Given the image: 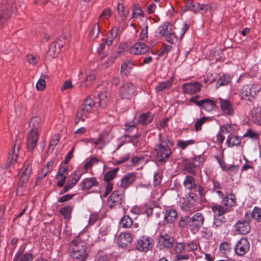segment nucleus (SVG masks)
Listing matches in <instances>:
<instances>
[{"label": "nucleus", "mask_w": 261, "mask_h": 261, "mask_svg": "<svg viewBox=\"0 0 261 261\" xmlns=\"http://www.w3.org/2000/svg\"><path fill=\"white\" fill-rule=\"evenodd\" d=\"M244 137H248L253 139H257L258 138L257 134L251 129H249L244 135Z\"/></svg>", "instance_id": "59"}, {"label": "nucleus", "mask_w": 261, "mask_h": 261, "mask_svg": "<svg viewBox=\"0 0 261 261\" xmlns=\"http://www.w3.org/2000/svg\"><path fill=\"white\" fill-rule=\"evenodd\" d=\"M250 244L248 240L245 238H241L237 243L234 248V252L239 256H243L249 250Z\"/></svg>", "instance_id": "10"}, {"label": "nucleus", "mask_w": 261, "mask_h": 261, "mask_svg": "<svg viewBox=\"0 0 261 261\" xmlns=\"http://www.w3.org/2000/svg\"><path fill=\"white\" fill-rule=\"evenodd\" d=\"M143 27L144 28L142 29L139 35V39L145 41L148 36V25L147 21L144 22Z\"/></svg>", "instance_id": "46"}, {"label": "nucleus", "mask_w": 261, "mask_h": 261, "mask_svg": "<svg viewBox=\"0 0 261 261\" xmlns=\"http://www.w3.org/2000/svg\"><path fill=\"white\" fill-rule=\"evenodd\" d=\"M250 115L252 117V121L261 125V107L257 106L253 108L251 110Z\"/></svg>", "instance_id": "23"}, {"label": "nucleus", "mask_w": 261, "mask_h": 261, "mask_svg": "<svg viewBox=\"0 0 261 261\" xmlns=\"http://www.w3.org/2000/svg\"><path fill=\"white\" fill-rule=\"evenodd\" d=\"M173 81L174 77L172 76L167 81L159 83L155 88L156 91L160 92L169 89L172 86Z\"/></svg>", "instance_id": "28"}, {"label": "nucleus", "mask_w": 261, "mask_h": 261, "mask_svg": "<svg viewBox=\"0 0 261 261\" xmlns=\"http://www.w3.org/2000/svg\"><path fill=\"white\" fill-rule=\"evenodd\" d=\"M33 256L31 254H16L14 258V261H32Z\"/></svg>", "instance_id": "39"}, {"label": "nucleus", "mask_w": 261, "mask_h": 261, "mask_svg": "<svg viewBox=\"0 0 261 261\" xmlns=\"http://www.w3.org/2000/svg\"><path fill=\"white\" fill-rule=\"evenodd\" d=\"M60 139V138L58 134H55L53 137V138L49 143L47 152L52 151L54 150L55 147L58 144Z\"/></svg>", "instance_id": "43"}, {"label": "nucleus", "mask_w": 261, "mask_h": 261, "mask_svg": "<svg viewBox=\"0 0 261 261\" xmlns=\"http://www.w3.org/2000/svg\"><path fill=\"white\" fill-rule=\"evenodd\" d=\"M173 26L169 22H165L160 26L155 32V36L158 38L166 36L172 31Z\"/></svg>", "instance_id": "16"}, {"label": "nucleus", "mask_w": 261, "mask_h": 261, "mask_svg": "<svg viewBox=\"0 0 261 261\" xmlns=\"http://www.w3.org/2000/svg\"><path fill=\"white\" fill-rule=\"evenodd\" d=\"M110 93L108 92H102L98 94L99 105L101 107H105L110 97Z\"/></svg>", "instance_id": "29"}, {"label": "nucleus", "mask_w": 261, "mask_h": 261, "mask_svg": "<svg viewBox=\"0 0 261 261\" xmlns=\"http://www.w3.org/2000/svg\"><path fill=\"white\" fill-rule=\"evenodd\" d=\"M70 256L76 261H85L87 257L86 244L79 239L71 241L69 243Z\"/></svg>", "instance_id": "2"}, {"label": "nucleus", "mask_w": 261, "mask_h": 261, "mask_svg": "<svg viewBox=\"0 0 261 261\" xmlns=\"http://www.w3.org/2000/svg\"><path fill=\"white\" fill-rule=\"evenodd\" d=\"M135 178L136 176L133 173L127 174L121 179V186L126 188L134 182Z\"/></svg>", "instance_id": "24"}, {"label": "nucleus", "mask_w": 261, "mask_h": 261, "mask_svg": "<svg viewBox=\"0 0 261 261\" xmlns=\"http://www.w3.org/2000/svg\"><path fill=\"white\" fill-rule=\"evenodd\" d=\"M100 31L98 23L95 24L89 33V38L91 40H94L98 36Z\"/></svg>", "instance_id": "42"}, {"label": "nucleus", "mask_w": 261, "mask_h": 261, "mask_svg": "<svg viewBox=\"0 0 261 261\" xmlns=\"http://www.w3.org/2000/svg\"><path fill=\"white\" fill-rule=\"evenodd\" d=\"M117 11L119 16L123 19H125L126 18L129 12V9L125 8L121 3L118 4L117 6Z\"/></svg>", "instance_id": "32"}, {"label": "nucleus", "mask_w": 261, "mask_h": 261, "mask_svg": "<svg viewBox=\"0 0 261 261\" xmlns=\"http://www.w3.org/2000/svg\"><path fill=\"white\" fill-rule=\"evenodd\" d=\"M136 87L133 83H124L120 88L119 95L122 99H131L136 94Z\"/></svg>", "instance_id": "7"}, {"label": "nucleus", "mask_w": 261, "mask_h": 261, "mask_svg": "<svg viewBox=\"0 0 261 261\" xmlns=\"http://www.w3.org/2000/svg\"><path fill=\"white\" fill-rule=\"evenodd\" d=\"M28 62L32 65H35L40 59V57L32 54L27 55L26 56Z\"/></svg>", "instance_id": "50"}, {"label": "nucleus", "mask_w": 261, "mask_h": 261, "mask_svg": "<svg viewBox=\"0 0 261 261\" xmlns=\"http://www.w3.org/2000/svg\"><path fill=\"white\" fill-rule=\"evenodd\" d=\"M47 77V75L42 74L39 80L36 83V88L38 91H43L46 87V82L45 79Z\"/></svg>", "instance_id": "37"}, {"label": "nucleus", "mask_w": 261, "mask_h": 261, "mask_svg": "<svg viewBox=\"0 0 261 261\" xmlns=\"http://www.w3.org/2000/svg\"><path fill=\"white\" fill-rule=\"evenodd\" d=\"M204 218L201 213L197 212L189 217L188 227L190 231L195 234L203 224Z\"/></svg>", "instance_id": "5"}, {"label": "nucleus", "mask_w": 261, "mask_h": 261, "mask_svg": "<svg viewBox=\"0 0 261 261\" xmlns=\"http://www.w3.org/2000/svg\"><path fill=\"white\" fill-rule=\"evenodd\" d=\"M182 88L185 93L193 94L200 90L201 84L198 82L187 83L183 84Z\"/></svg>", "instance_id": "14"}, {"label": "nucleus", "mask_w": 261, "mask_h": 261, "mask_svg": "<svg viewBox=\"0 0 261 261\" xmlns=\"http://www.w3.org/2000/svg\"><path fill=\"white\" fill-rule=\"evenodd\" d=\"M197 106L202 108L206 111H211L216 107L215 102L210 99H204L197 102Z\"/></svg>", "instance_id": "19"}, {"label": "nucleus", "mask_w": 261, "mask_h": 261, "mask_svg": "<svg viewBox=\"0 0 261 261\" xmlns=\"http://www.w3.org/2000/svg\"><path fill=\"white\" fill-rule=\"evenodd\" d=\"M174 242V238L167 234L161 236L159 240L160 244L166 248L171 247L173 245Z\"/></svg>", "instance_id": "21"}, {"label": "nucleus", "mask_w": 261, "mask_h": 261, "mask_svg": "<svg viewBox=\"0 0 261 261\" xmlns=\"http://www.w3.org/2000/svg\"><path fill=\"white\" fill-rule=\"evenodd\" d=\"M20 141L18 140H16L13 148V154L11 155L10 164L12 163L13 160L15 161L17 157V153L15 152V147L18 150L19 148Z\"/></svg>", "instance_id": "53"}, {"label": "nucleus", "mask_w": 261, "mask_h": 261, "mask_svg": "<svg viewBox=\"0 0 261 261\" xmlns=\"http://www.w3.org/2000/svg\"><path fill=\"white\" fill-rule=\"evenodd\" d=\"M218 100L219 101L221 109L225 114L232 116L234 114V110L232 104L227 100L222 99L219 98Z\"/></svg>", "instance_id": "15"}, {"label": "nucleus", "mask_w": 261, "mask_h": 261, "mask_svg": "<svg viewBox=\"0 0 261 261\" xmlns=\"http://www.w3.org/2000/svg\"><path fill=\"white\" fill-rule=\"evenodd\" d=\"M119 29L117 27H114L110 32L109 36L107 39H105V43L109 46L112 44L113 40L116 37Z\"/></svg>", "instance_id": "30"}, {"label": "nucleus", "mask_w": 261, "mask_h": 261, "mask_svg": "<svg viewBox=\"0 0 261 261\" xmlns=\"http://www.w3.org/2000/svg\"><path fill=\"white\" fill-rule=\"evenodd\" d=\"M11 12L6 6L4 5L0 8V27L5 22Z\"/></svg>", "instance_id": "26"}, {"label": "nucleus", "mask_w": 261, "mask_h": 261, "mask_svg": "<svg viewBox=\"0 0 261 261\" xmlns=\"http://www.w3.org/2000/svg\"><path fill=\"white\" fill-rule=\"evenodd\" d=\"M143 13V11L141 9L138 5H135L133 9L132 18L136 19L138 16H141Z\"/></svg>", "instance_id": "47"}, {"label": "nucleus", "mask_w": 261, "mask_h": 261, "mask_svg": "<svg viewBox=\"0 0 261 261\" xmlns=\"http://www.w3.org/2000/svg\"><path fill=\"white\" fill-rule=\"evenodd\" d=\"M195 142V140L193 139L186 141L179 140L177 142V145L178 147L181 148L182 149H185L188 146L194 144Z\"/></svg>", "instance_id": "44"}, {"label": "nucleus", "mask_w": 261, "mask_h": 261, "mask_svg": "<svg viewBox=\"0 0 261 261\" xmlns=\"http://www.w3.org/2000/svg\"><path fill=\"white\" fill-rule=\"evenodd\" d=\"M68 170L67 167L63 166L60 167L58 173L56 176L57 179H60L61 177H66L68 174Z\"/></svg>", "instance_id": "51"}, {"label": "nucleus", "mask_w": 261, "mask_h": 261, "mask_svg": "<svg viewBox=\"0 0 261 261\" xmlns=\"http://www.w3.org/2000/svg\"><path fill=\"white\" fill-rule=\"evenodd\" d=\"M252 217L258 222L261 221V209L257 207H255L252 213Z\"/></svg>", "instance_id": "49"}, {"label": "nucleus", "mask_w": 261, "mask_h": 261, "mask_svg": "<svg viewBox=\"0 0 261 261\" xmlns=\"http://www.w3.org/2000/svg\"><path fill=\"white\" fill-rule=\"evenodd\" d=\"M98 182L94 177L86 178L81 182L80 186L82 190H89L92 187L97 186Z\"/></svg>", "instance_id": "20"}, {"label": "nucleus", "mask_w": 261, "mask_h": 261, "mask_svg": "<svg viewBox=\"0 0 261 261\" xmlns=\"http://www.w3.org/2000/svg\"><path fill=\"white\" fill-rule=\"evenodd\" d=\"M117 244L119 246L125 247L128 246L132 241V237L128 233H121L117 239Z\"/></svg>", "instance_id": "17"}, {"label": "nucleus", "mask_w": 261, "mask_h": 261, "mask_svg": "<svg viewBox=\"0 0 261 261\" xmlns=\"http://www.w3.org/2000/svg\"><path fill=\"white\" fill-rule=\"evenodd\" d=\"M258 91L259 88L256 86L246 85L242 88L241 96L242 98L249 100L251 97H254Z\"/></svg>", "instance_id": "11"}, {"label": "nucleus", "mask_w": 261, "mask_h": 261, "mask_svg": "<svg viewBox=\"0 0 261 261\" xmlns=\"http://www.w3.org/2000/svg\"><path fill=\"white\" fill-rule=\"evenodd\" d=\"M106 134H100L97 139H91L92 145L94 147L99 145L98 149H102L109 142L106 140Z\"/></svg>", "instance_id": "18"}, {"label": "nucleus", "mask_w": 261, "mask_h": 261, "mask_svg": "<svg viewBox=\"0 0 261 261\" xmlns=\"http://www.w3.org/2000/svg\"><path fill=\"white\" fill-rule=\"evenodd\" d=\"M42 120L39 116H35L31 118L29 122L31 130L27 138L28 150L32 151L36 146L38 141V130L41 127Z\"/></svg>", "instance_id": "1"}, {"label": "nucleus", "mask_w": 261, "mask_h": 261, "mask_svg": "<svg viewBox=\"0 0 261 261\" xmlns=\"http://www.w3.org/2000/svg\"><path fill=\"white\" fill-rule=\"evenodd\" d=\"M186 7L190 10L196 12V4H193V0H184Z\"/></svg>", "instance_id": "61"}, {"label": "nucleus", "mask_w": 261, "mask_h": 261, "mask_svg": "<svg viewBox=\"0 0 261 261\" xmlns=\"http://www.w3.org/2000/svg\"><path fill=\"white\" fill-rule=\"evenodd\" d=\"M200 233L201 236L206 239H208L212 236V232L206 227H203Z\"/></svg>", "instance_id": "63"}, {"label": "nucleus", "mask_w": 261, "mask_h": 261, "mask_svg": "<svg viewBox=\"0 0 261 261\" xmlns=\"http://www.w3.org/2000/svg\"><path fill=\"white\" fill-rule=\"evenodd\" d=\"M172 46L166 44H164L161 49L159 56L160 57L163 56L164 55L167 54L171 51Z\"/></svg>", "instance_id": "54"}, {"label": "nucleus", "mask_w": 261, "mask_h": 261, "mask_svg": "<svg viewBox=\"0 0 261 261\" xmlns=\"http://www.w3.org/2000/svg\"><path fill=\"white\" fill-rule=\"evenodd\" d=\"M20 172L21 173V175L16 190L17 195H21L22 194V191L24 188L27 186V181L31 172V167L29 164H25L20 169Z\"/></svg>", "instance_id": "6"}, {"label": "nucleus", "mask_w": 261, "mask_h": 261, "mask_svg": "<svg viewBox=\"0 0 261 261\" xmlns=\"http://www.w3.org/2000/svg\"><path fill=\"white\" fill-rule=\"evenodd\" d=\"M185 251L188 252L194 251L197 248V244L195 242H191L188 243H186L185 244Z\"/></svg>", "instance_id": "56"}, {"label": "nucleus", "mask_w": 261, "mask_h": 261, "mask_svg": "<svg viewBox=\"0 0 261 261\" xmlns=\"http://www.w3.org/2000/svg\"><path fill=\"white\" fill-rule=\"evenodd\" d=\"M206 118L203 117L202 118L197 120L195 123V129L196 131H198L201 129V126L204 123Z\"/></svg>", "instance_id": "62"}, {"label": "nucleus", "mask_w": 261, "mask_h": 261, "mask_svg": "<svg viewBox=\"0 0 261 261\" xmlns=\"http://www.w3.org/2000/svg\"><path fill=\"white\" fill-rule=\"evenodd\" d=\"M184 185L186 189L189 190L194 189L196 187L194 178L189 175L186 176L184 181Z\"/></svg>", "instance_id": "31"}, {"label": "nucleus", "mask_w": 261, "mask_h": 261, "mask_svg": "<svg viewBox=\"0 0 261 261\" xmlns=\"http://www.w3.org/2000/svg\"><path fill=\"white\" fill-rule=\"evenodd\" d=\"M112 15V11L110 9L107 8L105 9L99 17V19H108Z\"/></svg>", "instance_id": "58"}, {"label": "nucleus", "mask_w": 261, "mask_h": 261, "mask_svg": "<svg viewBox=\"0 0 261 261\" xmlns=\"http://www.w3.org/2000/svg\"><path fill=\"white\" fill-rule=\"evenodd\" d=\"M133 224L132 219L128 216H124L121 219L120 225L123 228H127L130 227Z\"/></svg>", "instance_id": "41"}, {"label": "nucleus", "mask_w": 261, "mask_h": 261, "mask_svg": "<svg viewBox=\"0 0 261 261\" xmlns=\"http://www.w3.org/2000/svg\"><path fill=\"white\" fill-rule=\"evenodd\" d=\"M61 40H59L56 42L51 44L48 50V54L53 57L56 56L60 51V47H63V44L60 43Z\"/></svg>", "instance_id": "27"}, {"label": "nucleus", "mask_w": 261, "mask_h": 261, "mask_svg": "<svg viewBox=\"0 0 261 261\" xmlns=\"http://www.w3.org/2000/svg\"><path fill=\"white\" fill-rule=\"evenodd\" d=\"M81 173L80 172L79 173L77 174V172L76 171H74L72 172V173L71 174L72 179L69 181L71 182V184L72 185L75 186L81 178Z\"/></svg>", "instance_id": "52"}, {"label": "nucleus", "mask_w": 261, "mask_h": 261, "mask_svg": "<svg viewBox=\"0 0 261 261\" xmlns=\"http://www.w3.org/2000/svg\"><path fill=\"white\" fill-rule=\"evenodd\" d=\"M172 145V142L168 139L160 140V142L155 145L154 151L156 159L159 162H164L169 158L172 154L170 146Z\"/></svg>", "instance_id": "3"}, {"label": "nucleus", "mask_w": 261, "mask_h": 261, "mask_svg": "<svg viewBox=\"0 0 261 261\" xmlns=\"http://www.w3.org/2000/svg\"><path fill=\"white\" fill-rule=\"evenodd\" d=\"M236 196L233 194H227L222 200L223 205L214 204L212 209L215 215L220 217L226 213L229 207L233 206L236 204Z\"/></svg>", "instance_id": "4"}, {"label": "nucleus", "mask_w": 261, "mask_h": 261, "mask_svg": "<svg viewBox=\"0 0 261 261\" xmlns=\"http://www.w3.org/2000/svg\"><path fill=\"white\" fill-rule=\"evenodd\" d=\"M132 65L133 64L129 62L123 63L121 67V73L126 74L130 71Z\"/></svg>", "instance_id": "48"}, {"label": "nucleus", "mask_w": 261, "mask_h": 261, "mask_svg": "<svg viewBox=\"0 0 261 261\" xmlns=\"http://www.w3.org/2000/svg\"><path fill=\"white\" fill-rule=\"evenodd\" d=\"M225 222V218H214L212 224V227L216 229H221Z\"/></svg>", "instance_id": "35"}, {"label": "nucleus", "mask_w": 261, "mask_h": 261, "mask_svg": "<svg viewBox=\"0 0 261 261\" xmlns=\"http://www.w3.org/2000/svg\"><path fill=\"white\" fill-rule=\"evenodd\" d=\"M230 77L228 75H223L218 80L216 84V88H218L220 86H224L229 83Z\"/></svg>", "instance_id": "40"}, {"label": "nucleus", "mask_w": 261, "mask_h": 261, "mask_svg": "<svg viewBox=\"0 0 261 261\" xmlns=\"http://www.w3.org/2000/svg\"><path fill=\"white\" fill-rule=\"evenodd\" d=\"M129 50L131 54L139 55L145 54L149 51V47L144 43L138 42L130 47Z\"/></svg>", "instance_id": "13"}, {"label": "nucleus", "mask_w": 261, "mask_h": 261, "mask_svg": "<svg viewBox=\"0 0 261 261\" xmlns=\"http://www.w3.org/2000/svg\"><path fill=\"white\" fill-rule=\"evenodd\" d=\"M98 162L97 158L93 157L90 159L88 161L86 162L84 165V169L87 170L89 168H91L93 164H96Z\"/></svg>", "instance_id": "55"}, {"label": "nucleus", "mask_w": 261, "mask_h": 261, "mask_svg": "<svg viewBox=\"0 0 261 261\" xmlns=\"http://www.w3.org/2000/svg\"><path fill=\"white\" fill-rule=\"evenodd\" d=\"M240 142L241 141L238 138V137L235 136L234 135H232L231 134L229 135L228 136L226 141V144L228 147L234 145H238L240 144Z\"/></svg>", "instance_id": "36"}, {"label": "nucleus", "mask_w": 261, "mask_h": 261, "mask_svg": "<svg viewBox=\"0 0 261 261\" xmlns=\"http://www.w3.org/2000/svg\"><path fill=\"white\" fill-rule=\"evenodd\" d=\"M123 198L124 194L121 191H115L108 199V205L111 208L119 207L123 201Z\"/></svg>", "instance_id": "8"}, {"label": "nucleus", "mask_w": 261, "mask_h": 261, "mask_svg": "<svg viewBox=\"0 0 261 261\" xmlns=\"http://www.w3.org/2000/svg\"><path fill=\"white\" fill-rule=\"evenodd\" d=\"M95 80V75L93 73L88 74L86 73L84 77V80L82 81L80 85L81 88H87L89 86V82H92Z\"/></svg>", "instance_id": "33"}, {"label": "nucleus", "mask_w": 261, "mask_h": 261, "mask_svg": "<svg viewBox=\"0 0 261 261\" xmlns=\"http://www.w3.org/2000/svg\"><path fill=\"white\" fill-rule=\"evenodd\" d=\"M250 219L241 220L238 221L234 225L235 231L239 234H246L250 229Z\"/></svg>", "instance_id": "12"}, {"label": "nucleus", "mask_w": 261, "mask_h": 261, "mask_svg": "<svg viewBox=\"0 0 261 261\" xmlns=\"http://www.w3.org/2000/svg\"><path fill=\"white\" fill-rule=\"evenodd\" d=\"M177 216V213L175 210L168 209L164 213V220L167 223H172L175 221Z\"/></svg>", "instance_id": "22"}, {"label": "nucleus", "mask_w": 261, "mask_h": 261, "mask_svg": "<svg viewBox=\"0 0 261 261\" xmlns=\"http://www.w3.org/2000/svg\"><path fill=\"white\" fill-rule=\"evenodd\" d=\"M154 244L152 239L149 237L143 236L137 241L136 249L140 251H147L151 249Z\"/></svg>", "instance_id": "9"}, {"label": "nucleus", "mask_w": 261, "mask_h": 261, "mask_svg": "<svg viewBox=\"0 0 261 261\" xmlns=\"http://www.w3.org/2000/svg\"><path fill=\"white\" fill-rule=\"evenodd\" d=\"M139 136H140L139 134H136V135H135L134 136H131L126 135L124 136V137L126 139H127V138L128 139V140H127V141H128L129 142L132 143L133 144H135L138 142V139Z\"/></svg>", "instance_id": "60"}, {"label": "nucleus", "mask_w": 261, "mask_h": 261, "mask_svg": "<svg viewBox=\"0 0 261 261\" xmlns=\"http://www.w3.org/2000/svg\"><path fill=\"white\" fill-rule=\"evenodd\" d=\"M118 171V168H115L107 172L104 175V180L107 182H109L112 180L116 175Z\"/></svg>", "instance_id": "45"}, {"label": "nucleus", "mask_w": 261, "mask_h": 261, "mask_svg": "<svg viewBox=\"0 0 261 261\" xmlns=\"http://www.w3.org/2000/svg\"><path fill=\"white\" fill-rule=\"evenodd\" d=\"M94 105V100L90 97H88L84 100L83 107V110L87 112H90Z\"/></svg>", "instance_id": "38"}, {"label": "nucleus", "mask_w": 261, "mask_h": 261, "mask_svg": "<svg viewBox=\"0 0 261 261\" xmlns=\"http://www.w3.org/2000/svg\"><path fill=\"white\" fill-rule=\"evenodd\" d=\"M189 217H181L179 221L178 225L180 227L184 228L186 225L188 226Z\"/></svg>", "instance_id": "64"}, {"label": "nucleus", "mask_w": 261, "mask_h": 261, "mask_svg": "<svg viewBox=\"0 0 261 261\" xmlns=\"http://www.w3.org/2000/svg\"><path fill=\"white\" fill-rule=\"evenodd\" d=\"M153 119V115L151 113H143L140 116L138 122L142 125H146L151 123Z\"/></svg>", "instance_id": "25"}, {"label": "nucleus", "mask_w": 261, "mask_h": 261, "mask_svg": "<svg viewBox=\"0 0 261 261\" xmlns=\"http://www.w3.org/2000/svg\"><path fill=\"white\" fill-rule=\"evenodd\" d=\"M73 208V207L72 206H66L60 209V213L64 216L65 219H69L71 217V213L72 212Z\"/></svg>", "instance_id": "34"}, {"label": "nucleus", "mask_w": 261, "mask_h": 261, "mask_svg": "<svg viewBox=\"0 0 261 261\" xmlns=\"http://www.w3.org/2000/svg\"><path fill=\"white\" fill-rule=\"evenodd\" d=\"M185 251V246L184 243H177L174 247V251L176 254L181 253L183 251Z\"/></svg>", "instance_id": "57"}]
</instances>
